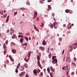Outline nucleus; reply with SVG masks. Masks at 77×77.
<instances>
[{"mask_svg": "<svg viewBox=\"0 0 77 77\" xmlns=\"http://www.w3.org/2000/svg\"><path fill=\"white\" fill-rule=\"evenodd\" d=\"M58 24V23L56 22H54L53 24V25L51 24L50 26L51 28H53V26L54 27V29H57V25Z\"/></svg>", "mask_w": 77, "mask_h": 77, "instance_id": "1", "label": "nucleus"}, {"mask_svg": "<svg viewBox=\"0 0 77 77\" xmlns=\"http://www.w3.org/2000/svg\"><path fill=\"white\" fill-rule=\"evenodd\" d=\"M52 63L53 64H55L57 62V59L55 58V57L53 56H52Z\"/></svg>", "mask_w": 77, "mask_h": 77, "instance_id": "2", "label": "nucleus"}, {"mask_svg": "<svg viewBox=\"0 0 77 77\" xmlns=\"http://www.w3.org/2000/svg\"><path fill=\"white\" fill-rule=\"evenodd\" d=\"M25 74V72H23L20 74V77H23Z\"/></svg>", "mask_w": 77, "mask_h": 77, "instance_id": "3", "label": "nucleus"}, {"mask_svg": "<svg viewBox=\"0 0 77 77\" xmlns=\"http://www.w3.org/2000/svg\"><path fill=\"white\" fill-rule=\"evenodd\" d=\"M34 17H33V19L34 18H35L36 17H37V15H38V13H37V12L36 11H35L34 12Z\"/></svg>", "mask_w": 77, "mask_h": 77, "instance_id": "4", "label": "nucleus"}, {"mask_svg": "<svg viewBox=\"0 0 77 77\" xmlns=\"http://www.w3.org/2000/svg\"><path fill=\"white\" fill-rule=\"evenodd\" d=\"M33 73L35 74V75H37V74H36V73H37V72H38V70H36V69H35L33 71Z\"/></svg>", "mask_w": 77, "mask_h": 77, "instance_id": "5", "label": "nucleus"}, {"mask_svg": "<svg viewBox=\"0 0 77 77\" xmlns=\"http://www.w3.org/2000/svg\"><path fill=\"white\" fill-rule=\"evenodd\" d=\"M11 51L13 53H14V54H15V53H16L17 52L16 50L14 49H12L11 50Z\"/></svg>", "mask_w": 77, "mask_h": 77, "instance_id": "6", "label": "nucleus"}, {"mask_svg": "<svg viewBox=\"0 0 77 77\" xmlns=\"http://www.w3.org/2000/svg\"><path fill=\"white\" fill-rule=\"evenodd\" d=\"M39 48H40V50L42 51H44V50H45L44 48L42 46L40 47Z\"/></svg>", "mask_w": 77, "mask_h": 77, "instance_id": "7", "label": "nucleus"}, {"mask_svg": "<svg viewBox=\"0 0 77 77\" xmlns=\"http://www.w3.org/2000/svg\"><path fill=\"white\" fill-rule=\"evenodd\" d=\"M66 60L67 62H69H69H70V57H67L66 58Z\"/></svg>", "mask_w": 77, "mask_h": 77, "instance_id": "8", "label": "nucleus"}, {"mask_svg": "<svg viewBox=\"0 0 77 77\" xmlns=\"http://www.w3.org/2000/svg\"><path fill=\"white\" fill-rule=\"evenodd\" d=\"M42 44L43 45H46L47 43L45 42V40H44L42 42Z\"/></svg>", "mask_w": 77, "mask_h": 77, "instance_id": "9", "label": "nucleus"}, {"mask_svg": "<svg viewBox=\"0 0 77 77\" xmlns=\"http://www.w3.org/2000/svg\"><path fill=\"white\" fill-rule=\"evenodd\" d=\"M48 11H49V10H51V6L50 5H48Z\"/></svg>", "mask_w": 77, "mask_h": 77, "instance_id": "10", "label": "nucleus"}, {"mask_svg": "<svg viewBox=\"0 0 77 77\" xmlns=\"http://www.w3.org/2000/svg\"><path fill=\"white\" fill-rule=\"evenodd\" d=\"M15 36H16V35L15 34H14L13 36H12V39H15Z\"/></svg>", "mask_w": 77, "mask_h": 77, "instance_id": "11", "label": "nucleus"}, {"mask_svg": "<svg viewBox=\"0 0 77 77\" xmlns=\"http://www.w3.org/2000/svg\"><path fill=\"white\" fill-rule=\"evenodd\" d=\"M50 68L52 71H53V72H54V68H53V67H52V66H51L50 67Z\"/></svg>", "mask_w": 77, "mask_h": 77, "instance_id": "12", "label": "nucleus"}, {"mask_svg": "<svg viewBox=\"0 0 77 77\" xmlns=\"http://www.w3.org/2000/svg\"><path fill=\"white\" fill-rule=\"evenodd\" d=\"M9 15L7 17V19L6 20V23H8V21H9Z\"/></svg>", "mask_w": 77, "mask_h": 77, "instance_id": "13", "label": "nucleus"}, {"mask_svg": "<svg viewBox=\"0 0 77 77\" xmlns=\"http://www.w3.org/2000/svg\"><path fill=\"white\" fill-rule=\"evenodd\" d=\"M37 63H38V66H41V64H40V62H39V61L38 60L37 62Z\"/></svg>", "mask_w": 77, "mask_h": 77, "instance_id": "14", "label": "nucleus"}, {"mask_svg": "<svg viewBox=\"0 0 77 77\" xmlns=\"http://www.w3.org/2000/svg\"><path fill=\"white\" fill-rule=\"evenodd\" d=\"M9 57H10V59H11V62H14V59H13V58H12L11 57H10V55H9Z\"/></svg>", "mask_w": 77, "mask_h": 77, "instance_id": "15", "label": "nucleus"}, {"mask_svg": "<svg viewBox=\"0 0 77 77\" xmlns=\"http://www.w3.org/2000/svg\"><path fill=\"white\" fill-rule=\"evenodd\" d=\"M23 41H24V39H23V38H20V41L21 43H23Z\"/></svg>", "mask_w": 77, "mask_h": 77, "instance_id": "16", "label": "nucleus"}, {"mask_svg": "<svg viewBox=\"0 0 77 77\" xmlns=\"http://www.w3.org/2000/svg\"><path fill=\"white\" fill-rule=\"evenodd\" d=\"M20 63H19L18 64V65L17 67V69H18V68H19V67H20Z\"/></svg>", "mask_w": 77, "mask_h": 77, "instance_id": "17", "label": "nucleus"}, {"mask_svg": "<svg viewBox=\"0 0 77 77\" xmlns=\"http://www.w3.org/2000/svg\"><path fill=\"white\" fill-rule=\"evenodd\" d=\"M18 38H24V36L23 35H19L18 36Z\"/></svg>", "mask_w": 77, "mask_h": 77, "instance_id": "18", "label": "nucleus"}, {"mask_svg": "<svg viewBox=\"0 0 77 77\" xmlns=\"http://www.w3.org/2000/svg\"><path fill=\"white\" fill-rule=\"evenodd\" d=\"M24 66L25 68H27V67H28V66H27V64L26 63H25L24 64Z\"/></svg>", "mask_w": 77, "mask_h": 77, "instance_id": "19", "label": "nucleus"}, {"mask_svg": "<svg viewBox=\"0 0 77 77\" xmlns=\"http://www.w3.org/2000/svg\"><path fill=\"white\" fill-rule=\"evenodd\" d=\"M24 37H25L24 39H26V41H28L29 38H27V37H26L25 36H24Z\"/></svg>", "mask_w": 77, "mask_h": 77, "instance_id": "20", "label": "nucleus"}, {"mask_svg": "<svg viewBox=\"0 0 77 77\" xmlns=\"http://www.w3.org/2000/svg\"><path fill=\"white\" fill-rule=\"evenodd\" d=\"M72 65H73V66H74L76 67V64H75V63H72Z\"/></svg>", "mask_w": 77, "mask_h": 77, "instance_id": "21", "label": "nucleus"}, {"mask_svg": "<svg viewBox=\"0 0 77 77\" xmlns=\"http://www.w3.org/2000/svg\"><path fill=\"white\" fill-rule=\"evenodd\" d=\"M3 48L4 49H5L6 48V44H3Z\"/></svg>", "mask_w": 77, "mask_h": 77, "instance_id": "22", "label": "nucleus"}, {"mask_svg": "<svg viewBox=\"0 0 77 77\" xmlns=\"http://www.w3.org/2000/svg\"><path fill=\"white\" fill-rule=\"evenodd\" d=\"M37 60H38L39 61V59H40V57H39V56L37 55Z\"/></svg>", "mask_w": 77, "mask_h": 77, "instance_id": "23", "label": "nucleus"}, {"mask_svg": "<svg viewBox=\"0 0 77 77\" xmlns=\"http://www.w3.org/2000/svg\"><path fill=\"white\" fill-rule=\"evenodd\" d=\"M26 5H30V3H29V1H28L26 2Z\"/></svg>", "mask_w": 77, "mask_h": 77, "instance_id": "24", "label": "nucleus"}, {"mask_svg": "<svg viewBox=\"0 0 77 77\" xmlns=\"http://www.w3.org/2000/svg\"><path fill=\"white\" fill-rule=\"evenodd\" d=\"M69 9H66L65 11V12L66 13H69Z\"/></svg>", "mask_w": 77, "mask_h": 77, "instance_id": "25", "label": "nucleus"}, {"mask_svg": "<svg viewBox=\"0 0 77 77\" xmlns=\"http://www.w3.org/2000/svg\"><path fill=\"white\" fill-rule=\"evenodd\" d=\"M39 2L40 3H41V4H43V3H44V2H43L42 0H40Z\"/></svg>", "mask_w": 77, "mask_h": 77, "instance_id": "26", "label": "nucleus"}, {"mask_svg": "<svg viewBox=\"0 0 77 77\" xmlns=\"http://www.w3.org/2000/svg\"><path fill=\"white\" fill-rule=\"evenodd\" d=\"M11 44L12 45L13 44V45H15V43H14L13 42H11Z\"/></svg>", "mask_w": 77, "mask_h": 77, "instance_id": "27", "label": "nucleus"}, {"mask_svg": "<svg viewBox=\"0 0 77 77\" xmlns=\"http://www.w3.org/2000/svg\"><path fill=\"white\" fill-rule=\"evenodd\" d=\"M18 34L19 35H24L22 32H19Z\"/></svg>", "mask_w": 77, "mask_h": 77, "instance_id": "28", "label": "nucleus"}, {"mask_svg": "<svg viewBox=\"0 0 77 77\" xmlns=\"http://www.w3.org/2000/svg\"><path fill=\"white\" fill-rule=\"evenodd\" d=\"M9 61H8V60H6V61H5V63H9Z\"/></svg>", "mask_w": 77, "mask_h": 77, "instance_id": "29", "label": "nucleus"}, {"mask_svg": "<svg viewBox=\"0 0 77 77\" xmlns=\"http://www.w3.org/2000/svg\"><path fill=\"white\" fill-rule=\"evenodd\" d=\"M33 26L34 27V29L36 30L37 31H38V30H37V28H36V27L35 26V25H33Z\"/></svg>", "mask_w": 77, "mask_h": 77, "instance_id": "30", "label": "nucleus"}, {"mask_svg": "<svg viewBox=\"0 0 77 77\" xmlns=\"http://www.w3.org/2000/svg\"><path fill=\"white\" fill-rule=\"evenodd\" d=\"M71 25L69 26L68 27V29H71Z\"/></svg>", "mask_w": 77, "mask_h": 77, "instance_id": "31", "label": "nucleus"}, {"mask_svg": "<svg viewBox=\"0 0 77 77\" xmlns=\"http://www.w3.org/2000/svg\"><path fill=\"white\" fill-rule=\"evenodd\" d=\"M69 72V70H68L66 72V75H68V73Z\"/></svg>", "mask_w": 77, "mask_h": 77, "instance_id": "32", "label": "nucleus"}, {"mask_svg": "<svg viewBox=\"0 0 77 77\" xmlns=\"http://www.w3.org/2000/svg\"><path fill=\"white\" fill-rule=\"evenodd\" d=\"M40 75L41 76V77H42V76L43 75V73L42 72L40 74Z\"/></svg>", "mask_w": 77, "mask_h": 77, "instance_id": "33", "label": "nucleus"}, {"mask_svg": "<svg viewBox=\"0 0 77 77\" xmlns=\"http://www.w3.org/2000/svg\"><path fill=\"white\" fill-rule=\"evenodd\" d=\"M47 70L48 71V72H50V68H49V67H48L47 68Z\"/></svg>", "mask_w": 77, "mask_h": 77, "instance_id": "34", "label": "nucleus"}, {"mask_svg": "<svg viewBox=\"0 0 77 77\" xmlns=\"http://www.w3.org/2000/svg\"><path fill=\"white\" fill-rule=\"evenodd\" d=\"M11 30V32H10V35H12V29H10Z\"/></svg>", "mask_w": 77, "mask_h": 77, "instance_id": "35", "label": "nucleus"}, {"mask_svg": "<svg viewBox=\"0 0 77 77\" xmlns=\"http://www.w3.org/2000/svg\"><path fill=\"white\" fill-rule=\"evenodd\" d=\"M7 17V14H5V15H4L3 16V18H6Z\"/></svg>", "mask_w": 77, "mask_h": 77, "instance_id": "36", "label": "nucleus"}, {"mask_svg": "<svg viewBox=\"0 0 77 77\" xmlns=\"http://www.w3.org/2000/svg\"><path fill=\"white\" fill-rule=\"evenodd\" d=\"M74 62H76V60H77V59L75 57L74 58Z\"/></svg>", "mask_w": 77, "mask_h": 77, "instance_id": "37", "label": "nucleus"}, {"mask_svg": "<svg viewBox=\"0 0 77 77\" xmlns=\"http://www.w3.org/2000/svg\"><path fill=\"white\" fill-rule=\"evenodd\" d=\"M50 74L51 77H53V75L51 73H50Z\"/></svg>", "mask_w": 77, "mask_h": 77, "instance_id": "38", "label": "nucleus"}, {"mask_svg": "<svg viewBox=\"0 0 77 77\" xmlns=\"http://www.w3.org/2000/svg\"><path fill=\"white\" fill-rule=\"evenodd\" d=\"M3 53H4V55H5V54H6V50L4 51Z\"/></svg>", "mask_w": 77, "mask_h": 77, "instance_id": "39", "label": "nucleus"}, {"mask_svg": "<svg viewBox=\"0 0 77 77\" xmlns=\"http://www.w3.org/2000/svg\"><path fill=\"white\" fill-rule=\"evenodd\" d=\"M65 66L63 67V70H64L65 71V70H66V69H65Z\"/></svg>", "mask_w": 77, "mask_h": 77, "instance_id": "40", "label": "nucleus"}, {"mask_svg": "<svg viewBox=\"0 0 77 77\" xmlns=\"http://www.w3.org/2000/svg\"><path fill=\"white\" fill-rule=\"evenodd\" d=\"M37 72L38 73V74H39V72H40V70L39 69H37Z\"/></svg>", "mask_w": 77, "mask_h": 77, "instance_id": "41", "label": "nucleus"}, {"mask_svg": "<svg viewBox=\"0 0 77 77\" xmlns=\"http://www.w3.org/2000/svg\"><path fill=\"white\" fill-rule=\"evenodd\" d=\"M20 9L21 10H25V8H21Z\"/></svg>", "mask_w": 77, "mask_h": 77, "instance_id": "42", "label": "nucleus"}, {"mask_svg": "<svg viewBox=\"0 0 77 77\" xmlns=\"http://www.w3.org/2000/svg\"><path fill=\"white\" fill-rule=\"evenodd\" d=\"M26 36H29V35H30V34L29 33L26 34Z\"/></svg>", "mask_w": 77, "mask_h": 77, "instance_id": "43", "label": "nucleus"}, {"mask_svg": "<svg viewBox=\"0 0 77 77\" xmlns=\"http://www.w3.org/2000/svg\"><path fill=\"white\" fill-rule=\"evenodd\" d=\"M48 57L49 58H50L51 57V54H49L48 55Z\"/></svg>", "mask_w": 77, "mask_h": 77, "instance_id": "44", "label": "nucleus"}, {"mask_svg": "<svg viewBox=\"0 0 77 77\" xmlns=\"http://www.w3.org/2000/svg\"><path fill=\"white\" fill-rule=\"evenodd\" d=\"M59 40L60 41H62V38H59Z\"/></svg>", "mask_w": 77, "mask_h": 77, "instance_id": "45", "label": "nucleus"}, {"mask_svg": "<svg viewBox=\"0 0 77 77\" xmlns=\"http://www.w3.org/2000/svg\"><path fill=\"white\" fill-rule=\"evenodd\" d=\"M48 50L47 51V53H49V51H49V50H50V49H49V48H48Z\"/></svg>", "mask_w": 77, "mask_h": 77, "instance_id": "46", "label": "nucleus"}, {"mask_svg": "<svg viewBox=\"0 0 77 77\" xmlns=\"http://www.w3.org/2000/svg\"><path fill=\"white\" fill-rule=\"evenodd\" d=\"M15 72H16V73H17V72H18V71L17 69V68H16V69L15 71Z\"/></svg>", "mask_w": 77, "mask_h": 77, "instance_id": "47", "label": "nucleus"}, {"mask_svg": "<svg viewBox=\"0 0 77 77\" xmlns=\"http://www.w3.org/2000/svg\"><path fill=\"white\" fill-rule=\"evenodd\" d=\"M73 50V48H71L69 50L70 51H71Z\"/></svg>", "mask_w": 77, "mask_h": 77, "instance_id": "48", "label": "nucleus"}, {"mask_svg": "<svg viewBox=\"0 0 77 77\" xmlns=\"http://www.w3.org/2000/svg\"><path fill=\"white\" fill-rule=\"evenodd\" d=\"M69 48H72V46H69Z\"/></svg>", "mask_w": 77, "mask_h": 77, "instance_id": "49", "label": "nucleus"}, {"mask_svg": "<svg viewBox=\"0 0 77 77\" xmlns=\"http://www.w3.org/2000/svg\"><path fill=\"white\" fill-rule=\"evenodd\" d=\"M52 15H53V17H54V15H55V14L53 13Z\"/></svg>", "mask_w": 77, "mask_h": 77, "instance_id": "50", "label": "nucleus"}, {"mask_svg": "<svg viewBox=\"0 0 77 77\" xmlns=\"http://www.w3.org/2000/svg\"><path fill=\"white\" fill-rule=\"evenodd\" d=\"M51 0H48L47 2H51Z\"/></svg>", "mask_w": 77, "mask_h": 77, "instance_id": "51", "label": "nucleus"}, {"mask_svg": "<svg viewBox=\"0 0 77 77\" xmlns=\"http://www.w3.org/2000/svg\"><path fill=\"white\" fill-rule=\"evenodd\" d=\"M64 50H63V51H62V54L63 55V54L64 53Z\"/></svg>", "mask_w": 77, "mask_h": 77, "instance_id": "52", "label": "nucleus"}, {"mask_svg": "<svg viewBox=\"0 0 77 77\" xmlns=\"http://www.w3.org/2000/svg\"><path fill=\"white\" fill-rule=\"evenodd\" d=\"M74 72H72L71 73V75H74Z\"/></svg>", "mask_w": 77, "mask_h": 77, "instance_id": "53", "label": "nucleus"}, {"mask_svg": "<svg viewBox=\"0 0 77 77\" xmlns=\"http://www.w3.org/2000/svg\"><path fill=\"white\" fill-rule=\"evenodd\" d=\"M66 68V69H68V66H66L65 67Z\"/></svg>", "mask_w": 77, "mask_h": 77, "instance_id": "54", "label": "nucleus"}, {"mask_svg": "<svg viewBox=\"0 0 77 77\" xmlns=\"http://www.w3.org/2000/svg\"><path fill=\"white\" fill-rule=\"evenodd\" d=\"M63 26L64 27H66V24H64L63 25Z\"/></svg>", "mask_w": 77, "mask_h": 77, "instance_id": "55", "label": "nucleus"}, {"mask_svg": "<svg viewBox=\"0 0 77 77\" xmlns=\"http://www.w3.org/2000/svg\"><path fill=\"white\" fill-rule=\"evenodd\" d=\"M17 14V11L14 13V15H16Z\"/></svg>", "mask_w": 77, "mask_h": 77, "instance_id": "56", "label": "nucleus"}, {"mask_svg": "<svg viewBox=\"0 0 77 77\" xmlns=\"http://www.w3.org/2000/svg\"><path fill=\"white\" fill-rule=\"evenodd\" d=\"M7 33H9V29L7 30Z\"/></svg>", "mask_w": 77, "mask_h": 77, "instance_id": "57", "label": "nucleus"}, {"mask_svg": "<svg viewBox=\"0 0 77 77\" xmlns=\"http://www.w3.org/2000/svg\"><path fill=\"white\" fill-rule=\"evenodd\" d=\"M8 40L6 41L5 42V44H6L7 45L8 44Z\"/></svg>", "mask_w": 77, "mask_h": 77, "instance_id": "58", "label": "nucleus"}, {"mask_svg": "<svg viewBox=\"0 0 77 77\" xmlns=\"http://www.w3.org/2000/svg\"><path fill=\"white\" fill-rule=\"evenodd\" d=\"M37 21H39V17H37Z\"/></svg>", "mask_w": 77, "mask_h": 77, "instance_id": "59", "label": "nucleus"}, {"mask_svg": "<svg viewBox=\"0 0 77 77\" xmlns=\"http://www.w3.org/2000/svg\"><path fill=\"white\" fill-rule=\"evenodd\" d=\"M27 43H25V44H24V45H27Z\"/></svg>", "mask_w": 77, "mask_h": 77, "instance_id": "60", "label": "nucleus"}, {"mask_svg": "<svg viewBox=\"0 0 77 77\" xmlns=\"http://www.w3.org/2000/svg\"><path fill=\"white\" fill-rule=\"evenodd\" d=\"M30 55H31L30 54H28V57H30Z\"/></svg>", "mask_w": 77, "mask_h": 77, "instance_id": "61", "label": "nucleus"}, {"mask_svg": "<svg viewBox=\"0 0 77 77\" xmlns=\"http://www.w3.org/2000/svg\"><path fill=\"white\" fill-rule=\"evenodd\" d=\"M54 21H56V18H54Z\"/></svg>", "mask_w": 77, "mask_h": 77, "instance_id": "62", "label": "nucleus"}, {"mask_svg": "<svg viewBox=\"0 0 77 77\" xmlns=\"http://www.w3.org/2000/svg\"><path fill=\"white\" fill-rule=\"evenodd\" d=\"M69 13L70 14H72V11H70L69 12Z\"/></svg>", "mask_w": 77, "mask_h": 77, "instance_id": "63", "label": "nucleus"}, {"mask_svg": "<svg viewBox=\"0 0 77 77\" xmlns=\"http://www.w3.org/2000/svg\"><path fill=\"white\" fill-rule=\"evenodd\" d=\"M77 43H75V44L73 45L74 46H75V45H77Z\"/></svg>", "mask_w": 77, "mask_h": 77, "instance_id": "64", "label": "nucleus"}]
</instances>
